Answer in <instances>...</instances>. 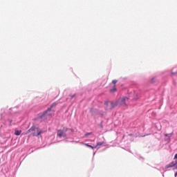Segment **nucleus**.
I'll return each mask as SVG.
<instances>
[{"instance_id":"nucleus-24","label":"nucleus","mask_w":177,"mask_h":177,"mask_svg":"<svg viewBox=\"0 0 177 177\" xmlns=\"http://www.w3.org/2000/svg\"><path fill=\"white\" fill-rule=\"evenodd\" d=\"M95 154H96V151L93 152V157H95Z\"/></svg>"},{"instance_id":"nucleus-11","label":"nucleus","mask_w":177,"mask_h":177,"mask_svg":"<svg viewBox=\"0 0 177 177\" xmlns=\"http://www.w3.org/2000/svg\"><path fill=\"white\" fill-rule=\"evenodd\" d=\"M17 109V107L10 108L9 110L10 114H17V111H16Z\"/></svg>"},{"instance_id":"nucleus-14","label":"nucleus","mask_w":177,"mask_h":177,"mask_svg":"<svg viewBox=\"0 0 177 177\" xmlns=\"http://www.w3.org/2000/svg\"><path fill=\"white\" fill-rule=\"evenodd\" d=\"M57 106V102H55L50 104V107H51V109H53V107H56Z\"/></svg>"},{"instance_id":"nucleus-19","label":"nucleus","mask_w":177,"mask_h":177,"mask_svg":"<svg viewBox=\"0 0 177 177\" xmlns=\"http://www.w3.org/2000/svg\"><path fill=\"white\" fill-rule=\"evenodd\" d=\"M117 82H118V80H113L112 81V84H113L114 86H115V84H117Z\"/></svg>"},{"instance_id":"nucleus-27","label":"nucleus","mask_w":177,"mask_h":177,"mask_svg":"<svg viewBox=\"0 0 177 177\" xmlns=\"http://www.w3.org/2000/svg\"><path fill=\"white\" fill-rule=\"evenodd\" d=\"M176 73H171V75H176Z\"/></svg>"},{"instance_id":"nucleus-15","label":"nucleus","mask_w":177,"mask_h":177,"mask_svg":"<svg viewBox=\"0 0 177 177\" xmlns=\"http://www.w3.org/2000/svg\"><path fill=\"white\" fill-rule=\"evenodd\" d=\"M91 135H92V132L86 133L84 135L83 138H88V136H91Z\"/></svg>"},{"instance_id":"nucleus-33","label":"nucleus","mask_w":177,"mask_h":177,"mask_svg":"<svg viewBox=\"0 0 177 177\" xmlns=\"http://www.w3.org/2000/svg\"><path fill=\"white\" fill-rule=\"evenodd\" d=\"M158 171H161V169H158Z\"/></svg>"},{"instance_id":"nucleus-6","label":"nucleus","mask_w":177,"mask_h":177,"mask_svg":"<svg viewBox=\"0 0 177 177\" xmlns=\"http://www.w3.org/2000/svg\"><path fill=\"white\" fill-rule=\"evenodd\" d=\"M172 135H174V132H171L170 133H165V142H167V143H170L171 142V136H172Z\"/></svg>"},{"instance_id":"nucleus-12","label":"nucleus","mask_w":177,"mask_h":177,"mask_svg":"<svg viewBox=\"0 0 177 177\" xmlns=\"http://www.w3.org/2000/svg\"><path fill=\"white\" fill-rule=\"evenodd\" d=\"M15 135L16 136H20V135H21V130H15Z\"/></svg>"},{"instance_id":"nucleus-22","label":"nucleus","mask_w":177,"mask_h":177,"mask_svg":"<svg viewBox=\"0 0 177 177\" xmlns=\"http://www.w3.org/2000/svg\"><path fill=\"white\" fill-rule=\"evenodd\" d=\"M174 160H177V153L174 155Z\"/></svg>"},{"instance_id":"nucleus-1","label":"nucleus","mask_w":177,"mask_h":177,"mask_svg":"<svg viewBox=\"0 0 177 177\" xmlns=\"http://www.w3.org/2000/svg\"><path fill=\"white\" fill-rule=\"evenodd\" d=\"M140 90L136 91L134 90L133 93L128 90L127 94L123 96L122 98L118 99L120 106H128L129 100H134L136 102L138 99L140 98Z\"/></svg>"},{"instance_id":"nucleus-28","label":"nucleus","mask_w":177,"mask_h":177,"mask_svg":"<svg viewBox=\"0 0 177 177\" xmlns=\"http://www.w3.org/2000/svg\"><path fill=\"white\" fill-rule=\"evenodd\" d=\"M23 162V160H21V163L20 164H21Z\"/></svg>"},{"instance_id":"nucleus-20","label":"nucleus","mask_w":177,"mask_h":177,"mask_svg":"<svg viewBox=\"0 0 177 177\" xmlns=\"http://www.w3.org/2000/svg\"><path fill=\"white\" fill-rule=\"evenodd\" d=\"M125 150H127V151H129L131 153V149H129V147L126 148Z\"/></svg>"},{"instance_id":"nucleus-10","label":"nucleus","mask_w":177,"mask_h":177,"mask_svg":"<svg viewBox=\"0 0 177 177\" xmlns=\"http://www.w3.org/2000/svg\"><path fill=\"white\" fill-rule=\"evenodd\" d=\"M103 145H106V142L104 141L97 142V145H95L97 146V150H99V149H100V147L99 146H103Z\"/></svg>"},{"instance_id":"nucleus-18","label":"nucleus","mask_w":177,"mask_h":177,"mask_svg":"<svg viewBox=\"0 0 177 177\" xmlns=\"http://www.w3.org/2000/svg\"><path fill=\"white\" fill-rule=\"evenodd\" d=\"M26 157H27V155H26V156H24V155H22V156H21L20 160H22V161H24V159L26 158Z\"/></svg>"},{"instance_id":"nucleus-2","label":"nucleus","mask_w":177,"mask_h":177,"mask_svg":"<svg viewBox=\"0 0 177 177\" xmlns=\"http://www.w3.org/2000/svg\"><path fill=\"white\" fill-rule=\"evenodd\" d=\"M74 129L68 128L67 127H64L62 129H59L57 131V138H64V139H67V135H74Z\"/></svg>"},{"instance_id":"nucleus-4","label":"nucleus","mask_w":177,"mask_h":177,"mask_svg":"<svg viewBox=\"0 0 177 177\" xmlns=\"http://www.w3.org/2000/svg\"><path fill=\"white\" fill-rule=\"evenodd\" d=\"M104 106H108V109L109 110H113V109H115V107H117V106H120V102L118 100H116L115 102L113 101H105L104 102Z\"/></svg>"},{"instance_id":"nucleus-13","label":"nucleus","mask_w":177,"mask_h":177,"mask_svg":"<svg viewBox=\"0 0 177 177\" xmlns=\"http://www.w3.org/2000/svg\"><path fill=\"white\" fill-rule=\"evenodd\" d=\"M137 158L141 161L142 162H143L145 161V158H143L142 156H141L140 155H138L137 156Z\"/></svg>"},{"instance_id":"nucleus-31","label":"nucleus","mask_w":177,"mask_h":177,"mask_svg":"<svg viewBox=\"0 0 177 177\" xmlns=\"http://www.w3.org/2000/svg\"><path fill=\"white\" fill-rule=\"evenodd\" d=\"M101 128H103V126L101 124Z\"/></svg>"},{"instance_id":"nucleus-29","label":"nucleus","mask_w":177,"mask_h":177,"mask_svg":"<svg viewBox=\"0 0 177 177\" xmlns=\"http://www.w3.org/2000/svg\"><path fill=\"white\" fill-rule=\"evenodd\" d=\"M23 162V160H21V163L20 164H21Z\"/></svg>"},{"instance_id":"nucleus-16","label":"nucleus","mask_w":177,"mask_h":177,"mask_svg":"<svg viewBox=\"0 0 177 177\" xmlns=\"http://www.w3.org/2000/svg\"><path fill=\"white\" fill-rule=\"evenodd\" d=\"M69 97H71V99H74V97H77V94H70Z\"/></svg>"},{"instance_id":"nucleus-25","label":"nucleus","mask_w":177,"mask_h":177,"mask_svg":"<svg viewBox=\"0 0 177 177\" xmlns=\"http://www.w3.org/2000/svg\"><path fill=\"white\" fill-rule=\"evenodd\" d=\"M154 80H156L155 78H152L151 80V82H154Z\"/></svg>"},{"instance_id":"nucleus-9","label":"nucleus","mask_w":177,"mask_h":177,"mask_svg":"<svg viewBox=\"0 0 177 177\" xmlns=\"http://www.w3.org/2000/svg\"><path fill=\"white\" fill-rule=\"evenodd\" d=\"M98 110L97 109H95V108H91L90 109V113L92 114V115H93V114H97V113H98Z\"/></svg>"},{"instance_id":"nucleus-26","label":"nucleus","mask_w":177,"mask_h":177,"mask_svg":"<svg viewBox=\"0 0 177 177\" xmlns=\"http://www.w3.org/2000/svg\"><path fill=\"white\" fill-rule=\"evenodd\" d=\"M174 167L173 168V169H177V165L176 166H174Z\"/></svg>"},{"instance_id":"nucleus-23","label":"nucleus","mask_w":177,"mask_h":177,"mask_svg":"<svg viewBox=\"0 0 177 177\" xmlns=\"http://www.w3.org/2000/svg\"><path fill=\"white\" fill-rule=\"evenodd\" d=\"M174 165H176H176H177V160L174 161Z\"/></svg>"},{"instance_id":"nucleus-5","label":"nucleus","mask_w":177,"mask_h":177,"mask_svg":"<svg viewBox=\"0 0 177 177\" xmlns=\"http://www.w3.org/2000/svg\"><path fill=\"white\" fill-rule=\"evenodd\" d=\"M52 110V107H48L46 111H44L43 113H39L37 114V116L34 118L35 121H39V120H44V118H46V114L49 113Z\"/></svg>"},{"instance_id":"nucleus-8","label":"nucleus","mask_w":177,"mask_h":177,"mask_svg":"<svg viewBox=\"0 0 177 177\" xmlns=\"http://www.w3.org/2000/svg\"><path fill=\"white\" fill-rule=\"evenodd\" d=\"M82 145H84V146H86V147H88L89 149H92V150H93L94 149H97V146L95 145H90L89 143H84L82 142Z\"/></svg>"},{"instance_id":"nucleus-17","label":"nucleus","mask_w":177,"mask_h":177,"mask_svg":"<svg viewBox=\"0 0 177 177\" xmlns=\"http://www.w3.org/2000/svg\"><path fill=\"white\" fill-rule=\"evenodd\" d=\"M115 92H117V89H110L109 93H115Z\"/></svg>"},{"instance_id":"nucleus-3","label":"nucleus","mask_w":177,"mask_h":177,"mask_svg":"<svg viewBox=\"0 0 177 177\" xmlns=\"http://www.w3.org/2000/svg\"><path fill=\"white\" fill-rule=\"evenodd\" d=\"M32 132V133H31ZM31 133L32 136H35L36 138H38L40 135H42L44 133V130L41 129L39 127L32 125L26 132V134Z\"/></svg>"},{"instance_id":"nucleus-7","label":"nucleus","mask_w":177,"mask_h":177,"mask_svg":"<svg viewBox=\"0 0 177 177\" xmlns=\"http://www.w3.org/2000/svg\"><path fill=\"white\" fill-rule=\"evenodd\" d=\"M173 167H176L174 161L170 162L169 165H166L165 168L162 167V170L164 171V169H168V168H172Z\"/></svg>"},{"instance_id":"nucleus-30","label":"nucleus","mask_w":177,"mask_h":177,"mask_svg":"<svg viewBox=\"0 0 177 177\" xmlns=\"http://www.w3.org/2000/svg\"><path fill=\"white\" fill-rule=\"evenodd\" d=\"M23 162V160H21V163L20 164H21Z\"/></svg>"},{"instance_id":"nucleus-34","label":"nucleus","mask_w":177,"mask_h":177,"mask_svg":"<svg viewBox=\"0 0 177 177\" xmlns=\"http://www.w3.org/2000/svg\"><path fill=\"white\" fill-rule=\"evenodd\" d=\"M162 176L164 177V176H165V175H164V174H162Z\"/></svg>"},{"instance_id":"nucleus-21","label":"nucleus","mask_w":177,"mask_h":177,"mask_svg":"<svg viewBox=\"0 0 177 177\" xmlns=\"http://www.w3.org/2000/svg\"><path fill=\"white\" fill-rule=\"evenodd\" d=\"M9 122H10V125H12V122H13V120H12V119H10Z\"/></svg>"},{"instance_id":"nucleus-32","label":"nucleus","mask_w":177,"mask_h":177,"mask_svg":"<svg viewBox=\"0 0 177 177\" xmlns=\"http://www.w3.org/2000/svg\"><path fill=\"white\" fill-rule=\"evenodd\" d=\"M106 148H104L103 150H106Z\"/></svg>"}]
</instances>
